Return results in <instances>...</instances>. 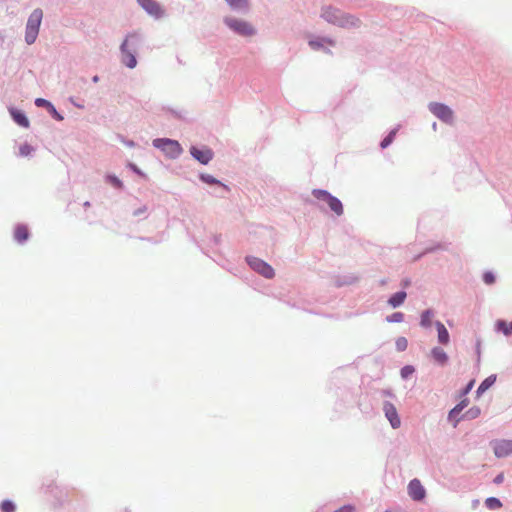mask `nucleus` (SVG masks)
Masks as SVG:
<instances>
[{"mask_svg":"<svg viewBox=\"0 0 512 512\" xmlns=\"http://www.w3.org/2000/svg\"><path fill=\"white\" fill-rule=\"evenodd\" d=\"M321 17L325 21L342 28H357L361 25V20L355 15L332 6L323 7Z\"/></svg>","mask_w":512,"mask_h":512,"instance_id":"obj_1","label":"nucleus"},{"mask_svg":"<svg viewBox=\"0 0 512 512\" xmlns=\"http://www.w3.org/2000/svg\"><path fill=\"white\" fill-rule=\"evenodd\" d=\"M138 42V36L135 33L128 34L120 45L121 63L129 69H134L137 64V53L135 48L130 50L129 43L133 46Z\"/></svg>","mask_w":512,"mask_h":512,"instance_id":"obj_2","label":"nucleus"},{"mask_svg":"<svg viewBox=\"0 0 512 512\" xmlns=\"http://www.w3.org/2000/svg\"><path fill=\"white\" fill-rule=\"evenodd\" d=\"M223 23L241 37H252L257 34L256 28L250 22L243 19L226 16L223 18Z\"/></svg>","mask_w":512,"mask_h":512,"instance_id":"obj_3","label":"nucleus"},{"mask_svg":"<svg viewBox=\"0 0 512 512\" xmlns=\"http://www.w3.org/2000/svg\"><path fill=\"white\" fill-rule=\"evenodd\" d=\"M43 18V11L40 8L34 9L28 17L25 27V42L28 45L35 43Z\"/></svg>","mask_w":512,"mask_h":512,"instance_id":"obj_4","label":"nucleus"},{"mask_svg":"<svg viewBox=\"0 0 512 512\" xmlns=\"http://www.w3.org/2000/svg\"><path fill=\"white\" fill-rule=\"evenodd\" d=\"M312 195L317 200L325 202L330 210L337 216L343 215L344 207L342 201L336 196L332 195L328 190L315 188L312 190Z\"/></svg>","mask_w":512,"mask_h":512,"instance_id":"obj_5","label":"nucleus"},{"mask_svg":"<svg viewBox=\"0 0 512 512\" xmlns=\"http://www.w3.org/2000/svg\"><path fill=\"white\" fill-rule=\"evenodd\" d=\"M245 261L253 271L264 278L272 279L275 276L274 268L266 261L250 255L245 257Z\"/></svg>","mask_w":512,"mask_h":512,"instance_id":"obj_6","label":"nucleus"},{"mask_svg":"<svg viewBox=\"0 0 512 512\" xmlns=\"http://www.w3.org/2000/svg\"><path fill=\"white\" fill-rule=\"evenodd\" d=\"M199 180L211 187L214 188L212 194L216 197H225V195L230 192V188L222 183L220 180L215 178L213 175L207 173H200L198 176Z\"/></svg>","mask_w":512,"mask_h":512,"instance_id":"obj_7","label":"nucleus"},{"mask_svg":"<svg viewBox=\"0 0 512 512\" xmlns=\"http://www.w3.org/2000/svg\"><path fill=\"white\" fill-rule=\"evenodd\" d=\"M189 153L191 157L201 165H208L214 157V151L206 145H191Z\"/></svg>","mask_w":512,"mask_h":512,"instance_id":"obj_8","label":"nucleus"},{"mask_svg":"<svg viewBox=\"0 0 512 512\" xmlns=\"http://www.w3.org/2000/svg\"><path fill=\"white\" fill-rule=\"evenodd\" d=\"M429 111L438 119L445 123L453 121V110L444 103L431 102L429 103Z\"/></svg>","mask_w":512,"mask_h":512,"instance_id":"obj_9","label":"nucleus"},{"mask_svg":"<svg viewBox=\"0 0 512 512\" xmlns=\"http://www.w3.org/2000/svg\"><path fill=\"white\" fill-rule=\"evenodd\" d=\"M494 455L497 458H505L512 454V440L500 439L491 442Z\"/></svg>","mask_w":512,"mask_h":512,"instance_id":"obj_10","label":"nucleus"},{"mask_svg":"<svg viewBox=\"0 0 512 512\" xmlns=\"http://www.w3.org/2000/svg\"><path fill=\"white\" fill-rule=\"evenodd\" d=\"M383 412L393 429L401 426V419L395 405L390 401L383 402Z\"/></svg>","mask_w":512,"mask_h":512,"instance_id":"obj_11","label":"nucleus"},{"mask_svg":"<svg viewBox=\"0 0 512 512\" xmlns=\"http://www.w3.org/2000/svg\"><path fill=\"white\" fill-rule=\"evenodd\" d=\"M408 495L414 501H422L426 497V490L419 479L414 478L410 480Z\"/></svg>","mask_w":512,"mask_h":512,"instance_id":"obj_12","label":"nucleus"},{"mask_svg":"<svg viewBox=\"0 0 512 512\" xmlns=\"http://www.w3.org/2000/svg\"><path fill=\"white\" fill-rule=\"evenodd\" d=\"M468 404L469 399L463 398L448 412L447 419L453 424V427H456L458 423L463 420L459 415L468 406Z\"/></svg>","mask_w":512,"mask_h":512,"instance_id":"obj_13","label":"nucleus"},{"mask_svg":"<svg viewBox=\"0 0 512 512\" xmlns=\"http://www.w3.org/2000/svg\"><path fill=\"white\" fill-rule=\"evenodd\" d=\"M140 7L149 15L160 18L163 15V10L156 0H137Z\"/></svg>","mask_w":512,"mask_h":512,"instance_id":"obj_14","label":"nucleus"},{"mask_svg":"<svg viewBox=\"0 0 512 512\" xmlns=\"http://www.w3.org/2000/svg\"><path fill=\"white\" fill-rule=\"evenodd\" d=\"M164 144H166V149H164V155L169 159H177L183 153V148L181 144L174 139L168 138V140H162Z\"/></svg>","mask_w":512,"mask_h":512,"instance_id":"obj_15","label":"nucleus"},{"mask_svg":"<svg viewBox=\"0 0 512 512\" xmlns=\"http://www.w3.org/2000/svg\"><path fill=\"white\" fill-rule=\"evenodd\" d=\"M34 103L37 107L46 109L54 120L62 121L64 119L63 115L56 109L51 101L45 98H36Z\"/></svg>","mask_w":512,"mask_h":512,"instance_id":"obj_16","label":"nucleus"},{"mask_svg":"<svg viewBox=\"0 0 512 512\" xmlns=\"http://www.w3.org/2000/svg\"><path fill=\"white\" fill-rule=\"evenodd\" d=\"M9 114L12 118V120L19 125L22 128H28L30 125L29 119L24 111L16 108V107H9Z\"/></svg>","mask_w":512,"mask_h":512,"instance_id":"obj_17","label":"nucleus"},{"mask_svg":"<svg viewBox=\"0 0 512 512\" xmlns=\"http://www.w3.org/2000/svg\"><path fill=\"white\" fill-rule=\"evenodd\" d=\"M13 238L15 242H17L18 244H25L30 238V231L28 229V226L22 223L16 224L14 228Z\"/></svg>","mask_w":512,"mask_h":512,"instance_id":"obj_18","label":"nucleus"},{"mask_svg":"<svg viewBox=\"0 0 512 512\" xmlns=\"http://www.w3.org/2000/svg\"><path fill=\"white\" fill-rule=\"evenodd\" d=\"M406 298L407 292L405 290H400L389 296L387 304L391 308H398L404 304Z\"/></svg>","mask_w":512,"mask_h":512,"instance_id":"obj_19","label":"nucleus"},{"mask_svg":"<svg viewBox=\"0 0 512 512\" xmlns=\"http://www.w3.org/2000/svg\"><path fill=\"white\" fill-rule=\"evenodd\" d=\"M494 331L506 337L512 336V320L508 322L504 319H497L494 323Z\"/></svg>","mask_w":512,"mask_h":512,"instance_id":"obj_20","label":"nucleus"},{"mask_svg":"<svg viewBox=\"0 0 512 512\" xmlns=\"http://www.w3.org/2000/svg\"><path fill=\"white\" fill-rule=\"evenodd\" d=\"M434 324H435V327H436L437 333H438V335H437L438 342L441 345L449 344L450 334H449L447 328L445 327V325L439 320H436Z\"/></svg>","mask_w":512,"mask_h":512,"instance_id":"obj_21","label":"nucleus"},{"mask_svg":"<svg viewBox=\"0 0 512 512\" xmlns=\"http://www.w3.org/2000/svg\"><path fill=\"white\" fill-rule=\"evenodd\" d=\"M431 356L434 361L442 367L445 366L449 361L448 354L441 347H433L431 349Z\"/></svg>","mask_w":512,"mask_h":512,"instance_id":"obj_22","label":"nucleus"},{"mask_svg":"<svg viewBox=\"0 0 512 512\" xmlns=\"http://www.w3.org/2000/svg\"><path fill=\"white\" fill-rule=\"evenodd\" d=\"M326 43H328L329 45H334V41L326 37H317L315 39L309 40V46L313 50L323 49L326 53H330V50L324 47Z\"/></svg>","mask_w":512,"mask_h":512,"instance_id":"obj_23","label":"nucleus"},{"mask_svg":"<svg viewBox=\"0 0 512 512\" xmlns=\"http://www.w3.org/2000/svg\"><path fill=\"white\" fill-rule=\"evenodd\" d=\"M497 376L496 374H491L486 377L478 386L476 390V396L480 397L483 393H485L491 386L496 382Z\"/></svg>","mask_w":512,"mask_h":512,"instance_id":"obj_24","label":"nucleus"},{"mask_svg":"<svg viewBox=\"0 0 512 512\" xmlns=\"http://www.w3.org/2000/svg\"><path fill=\"white\" fill-rule=\"evenodd\" d=\"M225 2L236 12H247L249 9V0H225Z\"/></svg>","mask_w":512,"mask_h":512,"instance_id":"obj_25","label":"nucleus"},{"mask_svg":"<svg viewBox=\"0 0 512 512\" xmlns=\"http://www.w3.org/2000/svg\"><path fill=\"white\" fill-rule=\"evenodd\" d=\"M104 180L116 190L122 191L125 188L123 181L113 173H107Z\"/></svg>","mask_w":512,"mask_h":512,"instance_id":"obj_26","label":"nucleus"},{"mask_svg":"<svg viewBox=\"0 0 512 512\" xmlns=\"http://www.w3.org/2000/svg\"><path fill=\"white\" fill-rule=\"evenodd\" d=\"M434 316V311L432 309H426L421 313L420 317V326L427 329L432 325V317Z\"/></svg>","mask_w":512,"mask_h":512,"instance_id":"obj_27","label":"nucleus"},{"mask_svg":"<svg viewBox=\"0 0 512 512\" xmlns=\"http://www.w3.org/2000/svg\"><path fill=\"white\" fill-rule=\"evenodd\" d=\"M398 130L399 126H396L387 133V135L380 142L381 149H386L393 143Z\"/></svg>","mask_w":512,"mask_h":512,"instance_id":"obj_28","label":"nucleus"},{"mask_svg":"<svg viewBox=\"0 0 512 512\" xmlns=\"http://www.w3.org/2000/svg\"><path fill=\"white\" fill-rule=\"evenodd\" d=\"M449 244L443 242L432 243L426 246L423 250V254L435 253L438 251H447Z\"/></svg>","mask_w":512,"mask_h":512,"instance_id":"obj_29","label":"nucleus"},{"mask_svg":"<svg viewBox=\"0 0 512 512\" xmlns=\"http://www.w3.org/2000/svg\"><path fill=\"white\" fill-rule=\"evenodd\" d=\"M481 414V409L478 406H472L469 408L463 415H461V418L463 420H474L478 418Z\"/></svg>","mask_w":512,"mask_h":512,"instance_id":"obj_30","label":"nucleus"},{"mask_svg":"<svg viewBox=\"0 0 512 512\" xmlns=\"http://www.w3.org/2000/svg\"><path fill=\"white\" fill-rule=\"evenodd\" d=\"M485 506L489 510H497L502 507V502L497 497H488L485 499Z\"/></svg>","mask_w":512,"mask_h":512,"instance_id":"obj_31","label":"nucleus"},{"mask_svg":"<svg viewBox=\"0 0 512 512\" xmlns=\"http://www.w3.org/2000/svg\"><path fill=\"white\" fill-rule=\"evenodd\" d=\"M482 281L488 285H494L496 283V274L491 270H486L482 274Z\"/></svg>","mask_w":512,"mask_h":512,"instance_id":"obj_32","label":"nucleus"},{"mask_svg":"<svg viewBox=\"0 0 512 512\" xmlns=\"http://www.w3.org/2000/svg\"><path fill=\"white\" fill-rule=\"evenodd\" d=\"M1 512H15L16 504L10 499H5L0 503Z\"/></svg>","mask_w":512,"mask_h":512,"instance_id":"obj_33","label":"nucleus"},{"mask_svg":"<svg viewBox=\"0 0 512 512\" xmlns=\"http://www.w3.org/2000/svg\"><path fill=\"white\" fill-rule=\"evenodd\" d=\"M415 371V367L408 364L400 369V376L403 380H407L415 373Z\"/></svg>","mask_w":512,"mask_h":512,"instance_id":"obj_34","label":"nucleus"},{"mask_svg":"<svg viewBox=\"0 0 512 512\" xmlns=\"http://www.w3.org/2000/svg\"><path fill=\"white\" fill-rule=\"evenodd\" d=\"M404 313L403 312H394L388 316H386L385 320L388 323H401L404 321Z\"/></svg>","mask_w":512,"mask_h":512,"instance_id":"obj_35","label":"nucleus"},{"mask_svg":"<svg viewBox=\"0 0 512 512\" xmlns=\"http://www.w3.org/2000/svg\"><path fill=\"white\" fill-rule=\"evenodd\" d=\"M475 379H471L460 391H459V398H467L466 396L470 393L472 388L474 387Z\"/></svg>","mask_w":512,"mask_h":512,"instance_id":"obj_36","label":"nucleus"},{"mask_svg":"<svg viewBox=\"0 0 512 512\" xmlns=\"http://www.w3.org/2000/svg\"><path fill=\"white\" fill-rule=\"evenodd\" d=\"M408 347V341L405 337L400 336L395 341V348L398 352H403Z\"/></svg>","mask_w":512,"mask_h":512,"instance_id":"obj_37","label":"nucleus"},{"mask_svg":"<svg viewBox=\"0 0 512 512\" xmlns=\"http://www.w3.org/2000/svg\"><path fill=\"white\" fill-rule=\"evenodd\" d=\"M126 167L134 174L140 176L143 179H147L146 173H144L135 163L128 162Z\"/></svg>","mask_w":512,"mask_h":512,"instance_id":"obj_38","label":"nucleus"},{"mask_svg":"<svg viewBox=\"0 0 512 512\" xmlns=\"http://www.w3.org/2000/svg\"><path fill=\"white\" fill-rule=\"evenodd\" d=\"M34 150H35L34 147L26 142L19 147V155L22 157H26V156L31 155V153Z\"/></svg>","mask_w":512,"mask_h":512,"instance_id":"obj_39","label":"nucleus"},{"mask_svg":"<svg viewBox=\"0 0 512 512\" xmlns=\"http://www.w3.org/2000/svg\"><path fill=\"white\" fill-rule=\"evenodd\" d=\"M132 214L134 217L146 219L148 217V206L145 204L141 205L139 208L135 209Z\"/></svg>","mask_w":512,"mask_h":512,"instance_id":"obj_40","label":"nucleus"},{"mask_svg":"<svg viewBox=\"0 0 512 512\" xmlns=\"http://www.w3.org/2000/svg\"><path fill=\"white\" fill-rule=\"evenodd\" d=\"M59 490V487L56 485V484H50L48 487H47V491L52 494L55 498H57V500L59 501V503H63L65 498L62 497V496H58L57 495V491Z\"/></svg>","mask_w":512,"mask_h":512,"instance_id":"obj_41","label":"nucleus"},{"mask_svg":"<svg viewBox=\"0 0 512 512\" xmlns=\"http://www.w3.org/2000/svg\"><path fill=\"white\" fill-rule=\"evenodd\" d=\"M162 140H168V138H156L152 141V145L164 153L167 145Z\"/></svg>","mask_w":512,"mask_h":512,"instance_id":"obj_42","label":"nucleus"},{"mask_svg":"<svg viewBox=\"0 0 512 512\" xmlns=\"http://www.w3.org/2000/svg\"><path fill=\"white\" fill-rule=\"evenodd\" d=\"M355 508L351 504L343 505L342 507L336 509L334 512H354Z\"/></svg>","mask_w":512,"mask_h":512,"instance_id":"obj_43","label":"nucleus"},{"mask_svg":"<svg viewBox=\"0 0 512 512\" xmlns=\"http://www.w3.org/2000/svg\"><path fill=\"white\" fill-rule=\"evenodd\" d=\"M412 284V281L410 278H403L400 282V286L402 287V290H405L407 288H409Z\"/></svg>","mask_w":512,"mask_h":512,"instance_id":"obj_44","label":"nucleus"},{"mask_svg":"<svg viewBox=\"0 0 512 512\" xmlns=\"http://www.w3.org/2000/svg\"><path fill=\"white\" fill-rule=\"evenodd\" d=\"M121 142L127 146V147H130V148H134L136 146V143L133 141V140H130V139H125L124 137L121 136Z\"/></svg>","mask_w":512,"mask_h":512,"instance_id":"obj_45","label":"nucleus"},{"mask_svg":"<svg viewBox=\"0 0 512 512\" xmlns=\"http://www.w3.org/2000/svg\"><path fill=\"white\" fill-rule=\"evenodd\" d=\"M69 102L76 108L84 109V104L76 101L74 97H70Z\"/></svg>","mask_w":512,"mask_h":512,"instance_id":"obj_46","label":"nucleus"},{"mask_svg":"<svg viewBox=\"0 0 512 512\" xmlns=\"http://www.w3.org/2000/svg\"><path fill=\"white\" fill-rule=\"evenodd\" d=\"M381 395L385 397H395L394 393L390 389H383L381 390Z\"/></svg>","mask_w":512,"mask_h":512,"instance_id":"obj_47","label":"nucleus"},{"mask_svg":"<svg viewBox=\"0 0 512 512\" xmlns=\"http://www.w3.org/2000/svg\"><path fill=\"white\" fill-rule=\"evenodd\" d=\"M503 480H504V475H503L502 473H500V474H498V475H496V476H495V478H494L493 482H494L495 484H500V483H502V482H503Z\"/></svg>","mask_w":512,"mask_h":512,"instance_id":"obj_48","label":"nucleus"},{"mask_svg":"<svg viewBox=\"0 0 512 512\" xmlns=\"http://www.w3.org/2000/svg\"><path fill=\"white\" fill-rule=\"evenodd\" d=\"M426 254H423V251L413 257V261H419L422 257H424Z\"/></svg>","mask_w":512,"mask_h":512,"instance_id":"obj_49","label":"nucleus"},{"mask_svg":"<svg viewBox=\"0 0 512 512\" xmlns=\"http://www.w3.org/2000/svg\"><path fill=\"white\" fill-rule=\"evenodd\" d=\"M140 240H144V241H148V242H151V243H158V241H154L152 238L150 237H139Z\"/></svg>","mask_w":512,"mask_h":512,"instance_id":"obj_50","label":"nucleus"},{"mask_svg":"<svg viewBox=\"0 0 512 512\" xmlns=\"http://www.w3.org/2000/svg\"><path fill=\"white\" fill-rule=\"evenodd\" d=\"M221 236L220 235H214L213 236V242L215 245H218L220 243Z\"/></svg>","mask_w":512,"mask_h":512,"instance_id":"obj_51","label":"nucleus"},{"mask_svg":"<svg viewBox=\"0 0 512 512\" xmlns=\"http://www.w3.org/2000/svg\"><path fill=\"white\" fill-rule=\"evenodd\" d=\"M351 283H353V278H352V277L350 278V280H349V281H344V282H341V283H340V282H338V283H337V286H341V285H343V284H351Z\"/></svg>","mask_w":512,"mask_h":512,"instance_id":"obj_52","label":"nucleus"},{"mask_svg":"<svg viewBox=\"0 0 512 512\" xmlns=\"http://www.w3.org/2000/svg\"><path fill=\"white\" fill-rule=\"evenodd\" d=\"M99 80H100V78H99V76H98V75H94V76L92 77V82H93V83H98V82H99Z\"/></svg>","mask_w":512,"mask_h":512,"instance_id":"obj_53","label":"nucleus"},{"mask_svg":"<svg viewBox=\"0 0 512 512\" xmlns=\"http://www.w3.org/2000/svg\"><path fill=\"white\" fill-rule=\"evenodd\" d=\"M90 205L91 204H90L89 201H86V202L83 203L84 208H88V207H90Z\"/></svg>","mask_w":512,"mask_h":512,"instance_id":"obj_54","label":"nucleus"},{"mask_svg":"<svg viewBox=\"0 0 512 512\" xmlns=\"http://www.w3.org/2000/svg\"><path fill=\"white\" fill-rule=\"evenodd\" d=\"M171 113H172L173 115H175L176 117H180V116H179V114H178L176 111H174V110H171Z\"/></svg>","mask_w":512,"mask_h":512,"instance_id":"obj_55","label":"nucleus"},{"mask_svg":"<svg viewBox=\"0 0 512 512\" xmlns=\"http://www.w3.org/2000/svg\"><path fill=\"white\" fill-rule=\"evenodd\" d=\"M478 503H479V501H478V500H474V501H473V505H474V506H476Z\"/></svg>","mask_w":512,"mask_h":512,"instance_id":"obj_56","label":"nucleus"},{"mask_svg":"<svg viewBox=\"0 0 512 512\" xmlns=\"http://www.w3.org/2000/svg\"><path fill=\"white\" fill-rule=\"evenodd\" d=\"M381 284L382 285L386 284V280L385 279L381 280Z\"/></svg>","mask_w":512,"mask_h":512,"instance_id":"obj_57","label":"nucleus"}]
</instances>
